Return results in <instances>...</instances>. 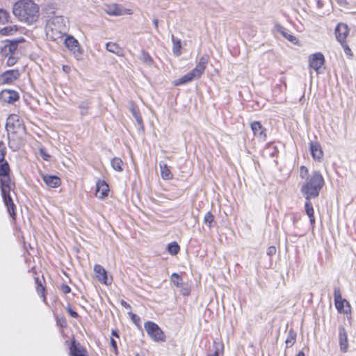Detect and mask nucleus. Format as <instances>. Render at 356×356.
Masks as SVG:
<instances>
[{"instance_id":"obj_1","label":"nucleus","mask_w":356,"mask_h":356,"mask_svg":"<svg viewBox=\"0 0 356 356\" xmlns=\"http://www.w3.org/2000/svg\"><path fill=\"white\" fill-rule=\"evenodd\" d=\"M39 6L33 0H18L13 6V15L26 25L36 23L40 17Z\"/></svg>"},{"instance_id":"obj_2","label":"nucleus","mask_w":356,"mask_h":356,"mask_svg":"<svg viewBox=\"0 0 356 356\" xmlns=\"http://www.w3.org/2000/svg\"><path fill=\"white\" fill-rule=\"evenodd\" d=\"M300 177L305 179V183L300 191L306 200H309L318 197L324 184V179L321 174L318 171H313L309 174L307 168L305 166H301Z\"/></svg>"},{"instance_id":"obj_3","label":"nucleus","mask_w":356,"mask_h":356,"mask_svg":"<svg viewBox=\"0 0 356 356\" xmlns=\"http://www.w3.org/2000/svg\"><path fill=\"white\" fill-rule=\"evenodd\" d=\"M67 20L62 16H54L46 24L45 33L47 38L51 41L59 43L67 32Z\"/></svg>"},{"instance_id":"obj_4","label":"nucleus","mask_w":356,"mask_h":356,"mask_svg":"<svg viewBox=\"0 0 356 356\" xmlns=\"http://www.w3.org/2000/svg\"><path fill=\"white\" fill-rule=\"evenodd\" d=\"M209 60L207 55L201 56L193 68L190 72L184 75L181 78L174 81L173 84L176 86L186 84L191 82L194 79H198L204 74Z\"/></svg>"},{"instance_id":"obj_5","label":"nucleus","mask_w":356,"mask_h":356,"mask_svg":"<svg viewBox=\"0 0 356 356\" xmlns=\"http://www.w3.org/2000/svg\"><path fill=\"white\" fill-rule=\"evenodd\" d=\"M0 186L4 204L7 207L8 211L10 216L14 217L15 215V204L10 196L12 183L8 175L0 177Z\"/></svg>"},{"instance_id":"obj_6","label":"nucleus","mask_w":356,"mask_h":356,"mask_svg":"<svg viewBox=\"0 0 356 356\" xmlns=\"http://www.w3.org/2000/svg\"><path fill=\"white\" fill-rule=\"evenodd\" d=\"M144 328L149 337L155 342L164 341L165 337L163 332L157 324L152 321H147Z\"/></svg>"},{"instance_id":"obj_7","label":"nucleus","mask_w":356,"mask_h":356,"mask_svg":"<svg viewBox=\"0 0 356 356\" xmlns=\"http://www.w3.org/2000/svg\"><path fill=\"white\" fill-rule=\"evenodd\" d=\"M63 41L65 47L72 52L75 58L77 60L80 59L83 54V49L78 40L72 35H65V38H63Z\"/></svg>"},{"instance_id":"obj_8","label":"nucleus","mask_w":356,"mask_h":356,"mask_svg":"<svg viewBox=\"0 0 356 356\" xmlns=\"http://www.w3.org/2000/svg\"><path fill=\"white\" fill-rule=\"evenodd\" d=\"M104 10L111 16L131 15L134 13L132 10L126 8L122 5L118 3L105 4Z\"/></svg>"},{"instance_id":"obj_9","label":"nucleus","mask_w":356,"mask_h":356,"mask_svg":"<svg viewBox=\"0 0 356 356\" xmlns=\"http://www.w3.org/2000/svg\"><path fill=\"white\" fill-rule=\"evenodd\" d=\"M334 304L337 311L339 313L349 314L350 313V303L341 297L339 289H335L334 293Z\"/></svg>"},{"instance_id":"obj_10","label":"nucleus","mask_w":356,"mask_h":356,"mask_svg":"<svg viewBox=\"0 0 356 356\" xmlns=\"http://www.w3.org/2000/svg\"><path fill=\"white\" fill-rule=\"evenodd\" d=\"M324 63L325 57L321 52L311 54L309 56V67L314 69L318 74L321 72V68L324 65Z\"/></svg>"},{"instance_id":"obj_11","label":"nucleus","mask_w":356,"mask_h":356,"mask_svg":"<svg viewBox=\"0 0 356 356\" xmlns=\"http://www.w3.org/2000/svg\"><path fill=\"white\" fill-rule=\"evenodd\" d=\"M254 136L260 141H266L267 138L266 129L259 121H254L250 124Z\"/></svg>"},{"instance_id":"obj_12","label":"nucleus","mask_w":356,"mask_h":356,"mask_svg":"<svg viewBox=\"0 0 356 356\" xmlns=\"http://www.w3.org/2000/svg\"><path fill=\"white\" fill-rule=\"evenodd\" d=\"M334 34L339 42L346 41V38L349 34L348 25L343 23H339L335 28Z\"/></svg>"},{"instance_id":"obj_13","label":"nucleus","mask_w":356,"mask_h":356,"mask_svg":"<svg viewBox=\"0 0 356 356\" xmlns=\"http://www.w3.org/2000/svg\"><path fill=\"white\" fill-rule=\"evenodd\" d=\"M109 187L104 180L99 179L96 182L95 195L99 199H104L108 195Z\"/></svg>"},{"instance_id":"obj_14","label":"nucleus","mask_w":356,"mask_h":356,"mask_svg":"<svg viewBox=\"0 0 356 356\" xmlns=\"http://www.w3.org/2000/svg\"><path fill=\"white\" fill-rule=\"evenodd\" d=\"M18 70H11L6 71L0 76V82L3 84L12 83L19 76Z\"/></svg>"},{"instance_id":"obj_15","label":"nucleus","mask_w":356,"mask_h":356,"mask_svg":"<svg viewBox=\"0 0 356 356\" xmlns=\"http://www.w3.org/2000/svg\"><path fill=\"white\" fill-rule=\"evenodd\" d=\"M42 179L50 188H58L61 185L60 179L56 175L40 173Z\"/></svg>"},{"instance_id":"obj_16","label":"nucleus","mask_w":356,"mask_h":356,"mask_svg":"<svg viewBox=\"0 0 356 356\" xmlns=\"http://www.w3.org/2000/svg\"><path fill=\"white\" fill-rule=\"evenodd\" d=\"M94 272L97 279L102 283L108 285L111 282H108L107 272L101 265L95 264L94 266Z\"/></svg>"},{"instance_id":"obj_17","label":"nucleus","mask_w":356,"mask_h":356,"mask_svg":"<svg viewBox=\"0 0 356 356\" xmlns=\"http://www.w3.org/2000/svg\"><path fill=\"white\" fill-rule=\"evenodd\" d=\"M20 122L19 118L16 114H11L8 116L6 123V128L7 131H14L15 128H19Z\"/></svg>"},{"instance_id":"obj_18","label":"nucleus","mask_w":356,"mask_h":356,"mask_svg":"<svg viewBox=\"0 0 356 356\" xmlns=\"http://www.w3.org/2000/svg\"><path fill=\"white\" fill-rule=\"evenodd\" d=\"M339 341L340 350L343 353H346V352H347L348 348L347 332H346L345 328L342 326L339 327Z\"/></svg>"},{"instance_id":"obj_19","label":"nucleus","mask_w":356,"mask_h":356,"mask_svg":"<svg viewBox=\"0 0 356 356\" xmlns=\"http://www.w3.org/2000/svg\"><path fill=\"white\" fill-rule=\"evenodd\" d=\"M24 41L23 38H20L18 40L9 42V43L4 45L2 49V53L5 56H9L10 54L13 55L14 52L17 48V44L19 42Z\"/></svg>"},{"instance_id":"obj_20","label":"nucleus","mask_w":356,"mask_h":356,"mask_svg":"<svg viewBox=\"0 0 356 356\" xmlns=\"http://www.w3.org/2000/svg\"><path fill=\"white\" fill-rule=\"evenodd\" d=\"M0 97L4 102L13 103L19 99V95L14 90H3L1 92Z\"/></svg>"},{"instance_id":"obj_21","label":"nucleus","mask_w":356,"mask_h":356,"mask_svg":"<svg viewBox=\"0 0 356 356\" xmlns=\"http://www.w3.org/2000/svg\"><path fill=\"white\" fill-rule=\"evenodd\" d=\"M309 147L313 159L318 161H321L323 156V152L321 145L317 142H311Z\"/></svg>"},{"instance_id":"obj_22","label":"nucleus","mask_w":356,"mask_h":356,"mask_svg":"<svg viewBox=\"0 0 356 356\" xmlns=\"http://www.w3.org/2000/svg\"><path fill=\"white\" fill-rule=\"evenodd\" d=\"M275 29L277 33H280L284 38H285L286 40H288L293 44H296L298 42V38L293 35H292L291 33H289L285 28H284L281 25L275 24Z\"/></svg>"},{"instance_id":"obj_23","label":"nucleus","mask_w":356,"mask_h":356,"mask_svg":"<svg viewBox=\"0 0 356 356\" xmlns=\"http://www.w3.org/2000/svg\"><path fill=\"white\" fill-rule=\"evenodd\" d=\"M106 49L109 52L113 53L118 56H122L123 49L116 43L114 42H108L106 44Z\"/></svg>"},{"instance_id":"obj_24","label":"nucleus","mask_w":356,"mask_h":356,"mask_svg":"<svg viewBox=\"0 0 356 356\" xmlns=\"http://www.w3.org/2000/svg\"><path fill=\"white\" fill-rule=\"evenodd\" d=\"M159 167H160L161 176L163 179L170 180L172 179L173 175H172V172H170L169 167L165 163H160Z\"/></svg>"},{"instance_id":"obj_25","label":"nucleus","mask_w":356,"mask_h":356,"mask_svg":"<svg viewBox=\"0 0 356 356\" xmlns=\"http://www.w3.org/2000/svg\"><path fill=\"white\" fill-rule=\"evenodd\" d=\"M70 356H88L86 351L79 345L74 343L70 347Z\"/></svg>"},{"instance_id":"obj_26","label":"nucleus","mask_w":356,"mask_h":356,"mask_svg":"<svg viewBox=\"0 0 356 356\" xmlns=\"http://www.w3.org/2000/svg\"><path fill=\"white\" fill-rule=\"evenodd\" d=\"M19 27L17 25H10L0 29V34L1 35H13L17 33Z\"/></svg>"},{"instance_id":"obj_27","label":"nucleus","mask_w":356,"mask_h":356,"mask_svg":"<svg viewBox=\"0 0 356 356\" xmlns=\"http://www.w3.org/2000/svg\"><path fill=\"white\" fill-rule=\"evenodd\" d=\"M111 166L115 171L122 172L123 170V161L121 159L115 157L111 160Z\"/></svg>"},{"instance_id":"obj_28","label":"nucleus","mask_w":356,"mask_h":356,"mask_svg":"<svg viewBox=\"0 0 356 356\" xmlns=\"http://www.w3.org/2000/svg\"><path fill=\"white\" fill-rule=\"evenodd\" d=\"M223 353V345L221 343L213 342V353L209 354L208 356H222Z\"/></svg>"},{"instance_id":"obj_29","label":"nucleus","mask_w":356,"mask_h":356,"mask_svg":"<svg viewBox=\"0 0 356 356\" xmlns=\"http://www.w3.org/2000/svg\"><path fill=\"white\" fill-rule=\"evenodd\" d=\"M296 340V334L293 330H289L285 341L286 348L292 346Z\"/></svg>"},{"instance_id":"obj_30","label":"nucleus","mask_w":356,"mask_h":356,"mask_svg":"<svg viewBox=\"0 0 356 356\" xmlns=\"http://www.w3.org/2000/svg\"><path fill=\"white\" fill-rule=\"evenodd\" d=\"M305 211L307 214V216L309 218L310 222L312 223H314L315 221L314 216V209L312 207V204L309 202V200H307L305 203Z\"/></svg>"},{"instance_id":"obj_31","label":"nucleus","mask_w":356,"mask_h":356,"mask_svg":"<svg viewBox=\"0 0 356 356\" xmlns=\"http://www.w3.org/2000/svg\"><path fill=\"white\" fill-rule=\"evenodd\" d=\"M10 14L3 8H0V24H5L9 21Z\"/></svg>"},{"instance_id":"obj_32","label":"nucleus","mask_w":356,"mask_h":356,"mask_svg":"<svg viewBox=\"0 0 356 356\" xmlns=\"http://www.w3.org/2000/svg\"><path fill=\"white\" fill-rule=\"evenodd\" d=\"M90 102L88 100L81 102L79 105L80 114L85 115L88 113Z\"/></svg>"},{"instance_id":"obj_33","label":"nucleus","mask_w":356,"mask_h":356,"mask_svg":"<svg viewBox=\"0 0 356 356\" xmlns=\"http://www.w3.org/2000/svg\"><path fill=\"white\" fill-rule=\"evenodd\" d=\"M348 58L352 59L353 54L346 41L339 42Z\"/></svg>"},{"instance_id":"obj_34","label":"nucleus","mask_w":356,"mask_h":356,"mask_svg":"<svg viewBox=\"0 0 356 356\" xmlns=\"http://www.w3.org/2000/svg\"><path fill=\"white\" fill-rule=\"evenodd\" d=\"M131 112L132 115H134V118L136 119V122H138V125L142 126L143 125V120L139 113L138 110L135 106H132L131 108Z\"/></svg>"},{"instance_id":"obj_35","label":"nucleus","mask_w":356,"mask_h":356,"mask_svg":"<svg viewBox=\"0 0 356 356\" xmlns=\"http://www.w3.org/2000/svg\"><path fill=\"white\" fill-rule=\"evenodd\" d=\"M168 251L171 254H173V255L177 254L179 252V246L175 242L171 243L168 246Z\"/></svg>"},{"instance_id":"obj_36","label":"nucleus","mask_w":356,"mask_h":356,"mask_svg":"<svg viewBox=\"0 0 356 356\" xmlns=\"http://www.w3.org/2000/svg\"><path fill=\"white\" fill-rule=\"evenodd\" d=\"M171 282L177 286H180L182 284L181 277L176 273L172 274Z\"/></svg>"},{"instance_id":"obj_37","label":"nucleus","mask_w":356,"mask_h":356,"mask_svg":"<svg viewBox=\"0 0 356 356\" xmlns=\"http://www.w3.org/2000/svg\"><path fill=\"white\" fill-rule=\"evenodd\" d=\"M173 41V46H172V51L173 53L177 56H179L181 54V42L179 40L175 41L174 39Z\"/></svg>"},{"instance_id":"obj_38","label":"nucleus","mask_w":356,"mask_h":356,"mask_svg":"<svg viewBox=\"0 0 356 356\" xmlns=\"http://www.w3.org/2000/svg\"><path fill=\"white\" fill-rule=\"evenodd\" d=\"M9 171V165L7 163L1 164L0 166V177L8 176Z\"/></svg>"},{"instance_id":"obj_39","label":"nucleus","mask_w":356,"mask_h":356,"mask_svg":"<svg viewBox=\"0 0 356 356\" xmlns=\"http://www.w3.org/2000/svg\"><path fill=\"white\" fill-rule=\"evenodd\" d=\"M213 216L211 214V212H207L204 218V222L206 225H207L209 227L211 226V223L213 221Z\"/></svg>"},{"instance_id":"obj_40","label":"nucleus","mask_w":356,"mask_h":356,"mask_svg":"<svg viewBox=\"0 0 356 356\" xmlns=\"http://www.w3.org/2000/svg\"><path fill=\"white\" fill-rule=\"evenodd\" d=\"M39 153H40V155L41 156V157L44 160H45V161L49 160L50 156H49V154H47V152L45 151V149L44 148H40Z\"/></svg>"},{"instance_id":"obj_41","label":"nucleus","mask_w":356,"mask_h":356,"mask_svg":"<svg viewBox=\"0 0 356 356\" xmlns=\"http://www.w3.org/2000/svg\"><path fill=\"white\" fill-rule=\"evenodd\" d=\"M8 56V58L7 60L8 65L12 66V65H15V63L17 62V58L11 54H10Z\"/></svg>"},{"instance_id":"obj_42","label":"nucleus","mask_w":356,"mask_h":356,"mask_svg":"<svg viewBox=\"0 0 356 356\" xmlns=\"http://www.w3.org/2000/svg\"><path fill=\"white\" fill-rule=\"evenodd\" d=\"M276 252V248L274 246H270L267 250V254L268 255H273Z\"/></svg>"},{"instance_id":"obj_43","label":"nucleus","mask_w":356,"mask_h":356,"mask_svg":"<svg viewBox=\"0 0 356 356\" xmlns=\"http://www.w3.org/2000/svg\"><path fill=\"white\" fill-rule=\"evenodd\" d=\"M36 283L38 284V286H37V291L38 293H40V292H43L44 290V288L43 287V286L41 284H38V279H36Z\"/></svg>"},{"instance_id":"obj_44","label":"nucleus","mask_w":356,"mask_h":356,"mask_svg":"<svg viewBox=\"0 0 356 356\" xmlns=\"http://www.w3.org/2000/svg\"><path fill=\"white\" fill-rule=\"evenodd\" d=\"M111 345L113 348L115 353L117 354V351H118L117 343H116V341L113 338L111 339Z\"/></svg>"},{"instance_id":"obj_45","label":"nucleus","mask_w":356,"mask_h":356,"mask_svg":"<svg viewBox=\"0 0 356 356\" xmlns=\"http://www.w3.org/2000/svg\"><path fill=\"white\" fill-rule=\"evenodd\" d=\"M63 70L66 74H69L71 72V67L69 65H63Z\"/></svg>"},{"instance_id":"obj_46","label":"nucleus","mask_w":356,"mask_h":356,"mask_svg":"<svg viewBox=\"0 0 356 356\" xmlns=\"http://www.w3.org/2000/svg\"><path fill=\"white\" fill-rule=\"evenodd\" d=\"M68 312L72 317L76 318L78 316V314L72 309L69 308Z\"/></svg>"},{"instance_id":"obj_47","label":"nucleus","mask_w":356,"mask_h":356,"mask_svg":"<svg viewBox=\"0 0 356 356\" xmlns=\"http://www.w3.org/2000/svg\"><path fill=\"white\" fill-rule=\"evenodd\" d=\"M63 291L65 293H67L70 291V288L68 286L65 285L63 286Z\"/></svg>"},{"instance_id":"obj_48","label":"nucleus","mask_w":356,"mask_h":356,"mask_svg":"<svg viewBox=\"0 0 356 356\" xmlns=\"http://www.w3.org/2000/svg\"><path fill=\"white\" fill-rule=\"evenodd\" d=\"M121 305L124 307L125 308L128 309V308H130V305L127 302H125L124 300H122L121 301Z\"/></svg>"},{"instance_id":"obj_49","label":"nucleus","mask_w":356,"mask_h":356,"mask_svg":"<svg viewBox=\"0 0 356 356\" xmlns=\"http://www.w3.org/2000/svg\"><path fill=\"white\" fill-rule=\"evenodd\" d=\"M337 1L341 6H345L347 4L346 0H337Z\"/></svg>"},{"instance_id":"obj_50","label":"nucleus","mask_w":356,"mask_h":356,"mask_svg":"<svg viewBox=\"0 0 356 356\" xmlns=\"http://www.w3.org/2000/svg\"><path fill=\"white\" fill-rule=\"evenodd\" d=\"M153 23H154V25L155 28L158 29V24H159L158 19H153Z\"/></svg>"},{"instance_id":"obj_51","label":"nucleus","mask_w":356,"mask_h":356,"mask_svg":"<svg viewBox=\"0 0 356 356\" xmlns=\"http://www.w3.org/2000/svg\"><path fill=\"white\" fill-rule=\"evenodd\" d=\"M112 334H113V336H115V337H118V338L119 337H118V334H117L116 331H115V330H113V332H112Z\"/></svg>"},{"instance_id":"obj_52","label":"nucleus","mask_w":356,"mask_h":356,"mask_svg":"<svg viewBox=\"0 0 356 356\" xmlns=\"http://www.w3.org/2000/svg\"><path fill=\"white\" fill-rule=\"evenodd\" d=\"M130 315L131 316V318L134 321H135L136 318H137V316L134 314H130Z\"/></svg>"},{"instance_id":"obj_53","label":"nucleus","mask_w":356,"mask_h":356,"mask_svg":"<svg viewBox=\"0 0 356 356\" xmlns=\"http://www.w3.org/2000/svg\"><path fill=\"white\" fill-rule=\"evenodd\" d=\"M3 157H4L3 154L2 152H1L0 153V161H3Z\"/></svg>"},{"instance_id":"obj_54","label":"nucleus","mask_w":356,"mask_h":356,"mask_svg":"<svg viewBox=\"0 0 356 356\" xmlns=\"http://www.w3.org/2000/svg\"><path fill=\"white\" fill-rule=\"evenodd\" d=\"M296 356H305V354L302 351H300L298 353V354Z\"/></svg>"},{"instance_id":"obj_55","label":"nucleus","mask_w":356,"mask_h":356,"mask_svg":"<svg viewBox=\"0 0 356 356\" xmlns=\"http://www.w3.org/2000/svg\"><path fill=\"white\" fill-rule=\"evenodd\" d=\"M136 356H145L144 355H140L139 353L136 354Z\"/></svg>"}]
</instances>
